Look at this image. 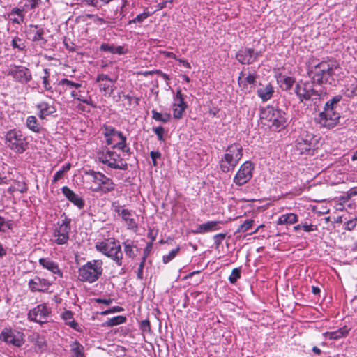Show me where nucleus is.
<instances>
[{"instance_id": "nucleus-1", "label": "nucleus", "mask_w": 357, "mask_h": 357, "mask_svg": "<svg viewBox=\"0 0 357 357\" xmlns=\"http://www.w3.org/2000/svg\"><path fill=\"white\" fill-rule=\"evenodd\" d=\"M342 99L341 95H337L326 102L324 110L315 118V121L321 127L330 129L339 123L340 114L338 112V104Z\"/></svg>"}, {"instance_id": "nucleus-2", "label": "nucleus", "mask_w": 357, "mask_h": 357, "mask_svg": "<svg viewBox=\"0 0 357 357\" xmlns=\"http://www.w3.org/2000/svg\"><path fill=\"white\" fill-rule=\"evenodd\" d=\"M339 70L338 66L333 61H321L312 66L308 74L313 83L331 84L334 81V75Z\"/></svg>"}, {"instance_id": "nucleus-3", "label": "nucleus", "mask_w": 357, "mask_h": 357, "mask_svg": "<svg viewBox=\"0 0 357 357\" xmlns=\"http://www.w3.org/2000/svg\"><path fill=\"white\" fill-rule=\"evenodd\" d=\"M103 262L100 259L87 261L78 269V279L84 282L93 283L102 275Z\"/></svg>"}, {"instance_id": "nucleus-4", "label": "nucleus", "mask_w": 357, "mask_h": 357, "mask_svg": "<svg viewBox=\"0 0 357 357\" xmlns=\"http://www.w3.org/2000/svg\"><path fill=\"white\" fill-rule=\"evenodd\" d=\"M243 156L242 146L237 143L229 145L220 162V169L225 172L234 170Z\"/></svg>"}, {"instance_id": "nucleus-5", "label": "nucleus", "mask_w": 357, "mask_h": 357, "mask_svg": "<svg viewBox=\"0 0 357 357\" xmlns=\"http://www.w3.org/2000/svg\"><path fill=\"white\" fill-rule=\"evenodd\" d=\"M91 177L93 185L91 189L94 192L108 193L114 190L115 184L113 181L100 172L89 170L86 172Z\"/></svg>"}, {"instance_id": "nucleus-6", "label": "nucleus", "mask_w": 357, "mask_h": 357, "mask_svg": "<svg viewBox=\"0 0 357 357\" xmlns=\"http://www.w3.org/2000/svg\"><path fill=\"white\" fill-rule=\"evenodd\" d=\"M261 119L267 121L268 126L275 130L284 128L287 123L286 114L272 106H268L261 111Z\"/></svg>"}, {"instance_id": "nucleus-7", "label": "nucleus", "mask_w": 357, "mask_h": 357, "mask_svg": "<svg viewBox=\"0 0 357 357\" xmlns=\"http://www.w3.org/2000/svg\"><path fill=\"white\" fill-rule=\"evenodd\" d=\"M96 249L111 258L118 266L122 265L123 252L118 242L114 239H107L98 243L96 245Z\"/></svg>"}, {"instance_id": "nucleus-8", "label": "nucleus", "mask_w": 357, "mask_h": 357, "mask_svg": "<svg viewBox=\"0 0 357 357\" xmlns=\"http://www.w3.org/2000/svg\"><path fill=\"white\" fill-rule=\"evenodd\" d=\"M98 160L112 169L126 170L128 168L127 163L120 155L107 148L103 149L98 153Z\"/></svg>"}, {"instance_id": "nucleus-9", "label": "nucleus", "mask_w": 357, "mask_h": 357, "mask_svg": "<svg viewBox=\"0 0 357 357\" xmlns=\"http://www.w3.org/2000/svg\"><path fill=\"white\" fill-rule=\"evenodd\" d=\"M104 135L107 144L112 145L113 149L117 148L123 151H130V149H126V137L121 132L117 131L114 128L105 126Z\"/></svg>"}, {"instance_id": "nucleus-10", "label": "nucleus", "mask_w": 357, "mask_h": 357, "mask_svg": "<svg viewBox=\"0 0 357 357\" xmlns=\"http://www.w3.org/2000/svg\"><path fill=\"white\" fill-rule=\"evenodd\" d=\"M8 146L14 151L21 153L26 149L25 139L20 130H9L6 136Z\"/></svg>"}, {"instance_id": "nucleus-11", "label": "nucleus", "mask_w": 357, "mask_h": 357, "mask_svg": "<svg viewBox=\"0 0 357 357\" xmlns=\"http://www.w3.org/2000/svg\"><path fill=\"white\" fill-rule=\"evenodd\" d=\"M71 220L65 217L61 222H59L55 227L53 236L54 241L58 245L66 244L69 240V234L71 229L70 227Z\"/></svg>"}, {"instance_id": "nucleus-12", "label": "nucleus", "mask_w": 357, "mask_h": 357, "mask_svg": "<svg viewBox=\"0 0 357 357\" xmlns=\"http://www.w3.org/2000/svg\"><path fill=\"white\" fill-rule=\"evenodd\" d=\"M254 165L250 161H245L243 163L236 172L233 181L238 186L247 183L252 177Z\"/></svg>"}, {"instance_id": "nucleus-13", "label": "nucleus", "mask_w": 357, "mask_h": 357, "mask_svg": "<svg viewBox=\"0 0 357 357\" xmlns=\"http://www.w3.org/2000/svg\"><path fill=\"white\" fill-rule=\"evenodd\" d=\"M24 336V334L21 332L10 328H4L0 333V340L7 344L20 347L25 342Z\"/></svg>"}, {"instance_id": "nucleus-14", "label": "nucleus", "mask_w": 357, "mask_h": 357, "mask_svg": "<svg viewBox=\"0 0 357 357\" xmlns=\"http://www.w3.org/2000/svg\"><path fill=\"white\" fill-rule=\"evenodd\" d=\"M8 75L20 84H27L32 79L31 70L24 66H11Z\"/></svg>"}, {"instance_id": "nucleus-15", "label": "nucleus", "mask_w": 357, "mask_h": 357, "mask_svg": "<svg viewBox=\"0 0 357 357\" xmlns=\"http://www.w3.org/2000/svg\"><path fill=\"white\" fill-rule=\"evenodd\" d=\"M295 93L298 96L301 102L309 100L314 96L315 98L319 96L317 91L312 88L309 82H299L295 87Z\"/></svg>"}, {"instance_id": "nucleus-16", "label": "nucleus", "mask_w": 357, "mask_h": 357, "mask_svg": "<svg viewBox=\"0 0 357 357\" xmlns=\"http://www.w3.org/2000/svg\"><path fill=\"white\" fill-rule=\"evenodd\" d=\"M261 56L260 52L252 48H241L236 54V59L242 64H251Z\"/></svg>"}, {"instance_id": "nucleus-17", "label": "nucleus", "mask_w": 357, "mask_h": 357, "mask_svg": "<svg viewBox=\"0 0 357 357\" xmlns=\"http://www.w3.org/2000/svg\"><path fill=\"white\" fill-rule=\"evenodd\" d=\"M312 134H310L307 132H303L296 141V150L298 151L300 154H304L310 151L312 147Z\"/></svg>"}, {"instance_id": "nucleus-18", "label": "nucleus", "mask_w": 357, "mask_h": 357, "mask_svg": "<svg viewBox=\"0 0 357 357\" xmlns=\"http://www.w3.org/2000/svg\"><path fill=\"white\" fill-rule=\"evenodd\" d=\"M186 108L187 104L184 102L181 91L177 90L172 104L173 116L176 119H181Z\"/></svg>"}, {"instance_id": "nucleus-19", "label": "nucleus", "mask_w": 357, "mask_h": 357, "mask_svg": "<svg viewBox=\"0 0 357 357\" xmlns=\"http://www.w3.org/2000/svg\"><path fill=\"white\" fill-rule=\"evenodd\" d=\"M49 314V310L45 305H38L37 307L30 310L28 313V318L31 321L43 324L45 322V319Z\"/></svg>"}, {"instance_id": "nucleus-20", "label": "nucleus", "mask_w": 357, "mask_h": 357, "mask_svg": "<svg viewBox=\"0 0 357 357\" xmlns=\"http://www.w3.org/2000/svg\"><path fill=\"white\" fill-rule=\"evenodd\" d=\"M62 193L64 196L73 203L75 206L78 207L79 209L84 208L85 203L84 199L79 196L77 194L75 193L72 190H70L68 187L64 186L61 189Z\"/></svg>"}, {"instance_id": "nucleus-21", "label": "nucleus", "mask_w": 357, "mask_h": 357, "mask_svg": "<svg viewBox=\"0 0 357 357\" xmlns=\"http://www.w3.org/2000/svg\"><path fill=\"white\" fill-rule=\"evenodd\" d=\"M50 285L51 284L47 280L37 276L29 282V287L32 291H45Z\"/></svg>"}, {"instance_id": "nucleus-22", "label": "nucleus", "mask_w": 357, "mask_h": 357, "mask_svg": "<svg viewBox=\"0 0 357 357\" xmlns=\"http://www.w3.org/2000/svg\"><path fill=\"white\" fill-rule=\"evenodd\" d=\"M221 221H208L205 223L199 225L195 230H192L194 234H205L220 229V225L222 224Z\"/></svg>"}, {"instance_id": "nucleus-23", "label": "nucleus", "mask_w": 357, "mask_h": 357, "mask_svg": "<svg viewBox=\"0 0 357 357\" xmlns=\"http://www.w3.org/2000/svg\"><path fill=\"white\" fill-rule=\"evenodd\" d=\"M258 75L255 72L250 73L246 75L244 70H242L238 76V82L240 87L243 89L247 88L248 84H255L256 83Z\"/></svg>"}, {"instance_id": "nucleus-24", "label": "nucleus", "mask_w": 357, "mask_h": 357, "mask_svg": "<svg viewBox=\"0 0 357 357\" xmlns=\"http://www.w3.org/2000/svg\"><path fill=\"white\" fill-rule=\"evenodd\" d=\"M38 110V116L41 119H45L47 116L51 115L56 112V109L53 105H50L47 102H41L36 105Z\"/></svg>"}, {"instance_id": "nucleus-25", "label": "nucleus", "mask_w": 357, "mask_h": 357, "mask_svg": "<svg viewBox=\"0 0 357 357\" xmlns=\"http://www.w3.org/2000/svg\"><path fill=\"white\" fill-rule=\"evenodd\" d=\"M38 262L40 265L51 271L52 273L56 274L61 278L63 277V273L61 271L58 264L56 262L50 260L48 258H40Z\"/></svg>"}, {"instance_id": "nucleus-26", "label": "nucleus", "mask_w": 357, "mask_h": 357, "mask_svg": "<svg viewBox=\"0 0 357 357\" xmlns=\"http://www.w3.org/2000/svg\"><path fill=\"white\" fill-rule=\"evenodd\" d=\"M274 90L271 84H260V87L257 89L258 96L264 101H267L273 96Z\"/></svg>"}, {"instance_id": "nucleus-27", "label": "nucleus", "mask_w": 357, "mask_h": 357, "mask_svg": "<svg viewBox=\"0 0 357 357\" xmlns=\"http://www.w3.org/2000/svg\"><path fill=\"white\" fill-rule=\"evenodd\" d=\"M27 35L32 41L43 40L44 31L37 25H30L27 30Z\"/></svg>"}, {"instance_id": "nucleus-28", "label": "nucleus", "mask_w": 357, "mask_h": 357, "mask_svg": "<svg viewBox=\"0 0 357 357\" xmlns=\"http://www.w3.org/2000/svg\"><path fill=\"white\" fill-rule=\"evenodd\" d=\"M121 218L126 223L128 229H136L137 223L133 218L132 212L128 209H123L121 211Z\"/></svg>"}, {"instance_id": "nucleus-29", "label": "nucleus", "mask_w": 357, "mask_h": 357, "mask_svg": "<svg viewBox=\"0 0 357 357\" xmlns=\"http://www.w3.org/2000/svg\"><path fill=\"white\" fill-rule=\"evenodd\" d=\"M62 319L65 321L66 325H68L74 330L77 331H81V328L79 326V324L75 321L73 317V314L70 310H65L61 314Z\"/></svg>"}, {"instance_id": "nucleus-30", "label": "nucleus", "mask_w": 357, "mask_h": 357, "mask_svg": "<svg viewBox=\"0 0 357 357\" xmlns=\"http://www.w3.org/2000/svg\"><path fill=\"white\" fill-rule=\"evenodd\" d=\"M350 331L347 326H344L337 331L332 332H326L324 333L326 338L329 340H338L343 337H345Z\"/></svg>"}, {"instance_id": "nucleus-31", "label": "nucleus", "mask_w": 357, "mask_h": 357, "mask_svg": "<svg viewBox=\"0 0 357 357\" xmlns=\"http://www.w3.org/2000/svg\"><path fill=\"white\" fill-rule=\"evenodd\" d=\"M344 93L349 98L357 96V79H354L347 82L344 86Z\"/></svg>"}, {"instance_id": "nucleus-32", "label": "nucleus", "mask_w": 357, "mask_h": 357, "mask_svg": "<svg viewBox=\"0 0 357 357\" xmlns=\"http://www.w3.org/2000/svg\"><path fill=\"white\" fill-rule=\"evenodd\" d=\"M298 221V217L296 214L291 213L282 215L278 220L277 224L282 225H292Z\"/></svg>"}, {"instance_id": "nucleus-33", "label": "nucleus", "mask_w": 357, "mask_h": 357, "mask_svg": "<svg viewBox=\"0 0 357 357\" xmlns=\"http://www.w3.org/2000/svg\"><path fill=\"white\" fill-rule=\"evenodd\" d=\"M123 245L126 255L132 259L135 258L137 255V252L138 251L137 245H135L132 241H130L128 240L123 242Z\"/></svg>"}, {"instance_id": "nucleus-34", "label": "nucleus", "mask_w": 357, "mask_h": 357, "mask_svg": "<svg viewBox=\"0 0 357 357\" xmlns=\"http://www.w3.org/2000/svg\"><path fill=\"white\" fill-rule=\"evenodd\" d=\"M26 125L27 128L33 132L38 133L42 130V127L38 123L35 116H29L26 119Z\"/></svg>"}, {"instance_id": "nucleus-35", "label": "nucleus", "mask_w": 357, "mask_h": 357, "mask_svg": "<svg viewBox=\"0 0 357 357\" xmlns=\"http://www.w3.org/2000/svg\"><path fill=\"white\" fill-rule=\"evenodd\" d=\"M126 321V317L124 316L119 315L109 319L102 324V326L112 327L119 324H123Z\"/></svg>"}, {"instance_id": "nucleus-36", "label": "nucleus", "mask_w": 357, "mask_h": 357, "mask_svg": "<svg viewBox=\"0 0 357 357\" xmlns=\"http://www.w3.org/2000/svg\"><path fill=\"white\" fill-rule=\"evenodd\" d=\"M152 118L155 119V121H160L162 123H167L171 119V115L168 113H160L158 112L156 110L153 109L152 110Z\"/></svg>"}, {"instance_id": "nucleus-37", "label": "nucleus", "mask_w": 357, "mask_h": 357, "mask_svg": "<svg viewBox=\"0 0 357 357\" xmlns=\"http://www.w3.org/2000/svg\"><path fill=\"white\" fill-rule=\"evenodd\" d=\"M71 350L75 357H84V347L77 341H74L71 344Z\"/></svg>"}, {"instance_id": "nucleus-38", "label": "nucleus", "mask_w": 357, "mask_h": 357, "mask_svg": "<svg viewBox=\"0 0 357 357\" xmlns=\"http://www.w3.org/2000/svg\"><path fill=\"white\" fill-rule=\"evenodd\" d=\"M255 221L251 219L245 220L243 223L240 225L236 231V233H244L248 231L254 225Z\"/></svg>"}, {"instance_id": "nucleus-39", "label": "nucleus", "mask_w": 357, "mask_h": 357, "mask_svg": "<svg viewBox=\"0 0 357 357\" xmlns=\"http://www.w3.org/2000/svg\"><path fill=\"white\" fill-rule=\"evenodd\" d=\"M44 73L45 75L42 77L44 89L47 91L53 93L52 88L49 82L50 70L47 68L44 69Z\"/></svg>"}, {"instance_id": "nucleus-40", "label": "nucleus", "mask_w": 357, "mask_h": 357, "mask_svg": "<svg viewBox=\"0 0 357 357\" xmlns=\"http://www.w3.org/2000/svg\"><path fill=\"white\" fill-rule=\"evenodd\" d=\"M59 85H61L63 86H66V90L68 89L73 88V87H74L75 89H79L81 87V84L73 82H72L68 79H66V78L60 80L59 82Z\"/></svg>"}, {"instance_id": "nucleus-41", "label": "nucleus", "mask_w": 357, "mask_h": 357, "mask_svg": "<svg viewBox=\"0 0 357 357\" xmlns=\"http://www.w3.org/2000/svg\"><path fill=\"white\" fill-rule=\"evenodd\" d=\"M179 250H180V248L177 247L176 248L173 249L172 250H171L169 252L168 255H164L163 257H162L163 263L164 264H167L171 260H172L176 256V255L179 252Z\"/></svg>"}, {"instance_id": "nucleus-42", "label": "nucleus", "mask_w": 357, "mask_h": 357, "mask_svg": "<svg viewBox=\"0 0 357 357\" xmlns=\"http://www.w3.org/2000/svg\"><path fill=\"white\" fill-rule=\"evenodd\" d=\"M241 277V269L239 268H234L229 277V280L231 284H234Z\"/></svg>"}, {"instance_id": "nucleus-43", "label": "nucleus", "mask_w": 357, "mask_h": 357, "mask_svg": "<svg viewBox=\"0 0 357 357\" xmlns=\"http://www.w3.org/2000/svg\"><path fill=\"white\" fill-rule=\"evenodd\" d=\"M11 45L13 48L18 49L19 50H24L25 45L22 42V40L18 37H15L11 41Z\"/></svg>"}, {"instance_id": "nucleus-44", "label": "nucleus", "mask_w": 357, "mask_h": 357, "mask_svg": "<svg viewBox=\"0 0 357 357\" xmlns=\"http://www.w3.org/2000/svg\"><path fill=\"white\" fill-rule=\"evenodd\" d=\"M99 87L100 91L108 94H112L114 91V86L107 83H100Z\"/></svg>"}, {"instance_id": "nucleus-45", "label": "nucleus", "mask_w": 357, "mask_h": 357, "mask_svg": "<svg viewBox=\"0 0 357 357\" xmlns=\"http://www.w3.org/2000/svg\"><path fill=\"white\" fill-rule=\"evenodd\" d=\"M96 82L98 83H104V82H110L114 83L116 79H111L107 75L98 74L96 77Z\"/></svg>"}, {"instance_id": "nucleus-46", "label": "nucleus", "mask_w": 357, "mask_h": 357, "mask_svg": "<svg viewBox=\"0 0 357 357\" xmlns=\"http://www.w3.org/2000/svg\"><path fill=\"white\" fill-rule=\"evenodd\" d=\"M226 234H218L213 236L214 243L216 246H219L225 238Z\"/></svg>"}, {"instance_id": "nucleus-47", "label": "nucleus", "mask_w": 357, "mask_h": 357, "mask_svg": "<svg viewBox=\"0 0 357 357\" xmlns=\"http://www.w3.org/2000/svg\"><path fill=\"white\" fill-rule=\"evenodd\" d=\"M153 130L155 132V134L157 135L158 139L160 141H162L163 140V133H164V128H163V127L158 126V127H156V128H153Z\"/></svg>"}, {"instance_id": "nucleus-48", "label": "nucleus", "mask_w": 357, "mask_h": 357, "mask_svg": "<svg viewBox=\"0 0 357 357\" xmlns=\"http://www.w3.org/2000/svg\"><path fill=\"white\" fill-rule=\"evenodd\" d=\"M149 15H150L149 13H143L139 14V15H137V17L135 18H134L132 20V22H134V23H136V22L141 23L146 18H147L148 16H149Z\"/></svg>"}, {"instance_id": "nucleus-49", "label": "nucleus", "mask_w": 357, "mask_h": 357, "mask_svg": "<svg viewBox=\"0 0 357 357\" xmlns=\"http://www.w3.org/2000/svg\"><path fill=\"white\" fill-rule=\"evenodd\" d=\"M100 50L104 52H109L110 53L114 54V45H109L107 43H102L100 47Z\"/></svg>"}, {"instance_id": "nucleus-50", "label": "nucleus", "mask_w": 357, "mask_h": 357, "mask_svg": "<svg viewBox=\"0 0 357 357\" xmlns=\"http://www.w3.org/2000/svg\"><path fill=\"white\" fill-rule=\"evenodd\" d=\"M145 261H143V259H142V261L139 264V268L137 270V276L138 279H139V280H142L143 278V269H144V266L145 264Z\"/></svg>"}, {"instance_id": "nucleus-51", "label": "nucleus", "mask_w": 357, "mask_h": 357, "mask_svg": "<svg viewBox=\"0 0 357 357\" xmlns=\"http://www.w3.org/2000/svg\"><path fill=\"white\" fill-rule=\"evenodd\" d=\"M151 249H152V242H150L146 245V247L145 248V249L144 250V255L142 257V259H143V261H146V257L149 255Z\"/></svg>"}, {"instance_id": "nucleus-52", "label": "nucleus", "mask_w": 357, "mask_h": 357, "mask_svg": "<svg viewBox=\"0 0 357 357\" xmlns=\"http://www.w3.org/2000/svg\"><path fill=\"white\" fill-rule=\"evenodd\" d=\"M294 80L291 77H286L284 78V84L286 85V89H289L294 84Z\"/></svg>"}, {"instance_id": "nucleus-53", "label": "nucleus", "mask_w": 357, "mask_h": 357, "mask_svg": "<svg viewBox=\"0 0 357 357\" xmlns=\"http://www.w3.org/2000/svg\"><path fill=\"white\" fill-rule=\"evenodd\" d=\"M6 229H9V225L5 218L0 216V231H5Z\"/></svg>"}, {"instance_id": "nucleus-54", "label": "nucleus", "mask_w": 357, "mask_h": 357, "mask_svg": "<svg viewBox=\"0 0 357 357\" xmlns=\"http://www.w3.org/2000/svg\"><path fill=\"white\" fill-rule=\"evenodd\" d=\"M150 155H151V159L153 160V165L156 166L157 165L156 160L158 158H160V156H161L160 153L158 152V151H151L150 153Z\"/></svg>"}, {"instance_id": "nucleus-55", "label": "nucleus", "mask_w": 357, "mask_h": 357, "mask_svg": "<svg viewBox=\"0 0 357 357\" xmlns=\"http://www.w3.org/2000/svg\"><path fill=\"white\" fill-rule=\"evenodd\" d=\"M153 73H156V74L160 75L165 80H169V76L167 74L163 73L160 70H154V71H148V72L145 73V75H151V74H153Z\"/></svg>"}, {"instance_id": "nucleus-56", "label": "nucleus", "mask_w": 357, "mask_h": 357, "mask_svg": "<svg viewBox=\"0 0 357 357\" xmlns=\"http://www.w3.org/2000/svg\"><path fill=\"white\" fill-rule=\"evenodd\" d=\"M302 228L306 232H310V231H315L317 229V226L313 225H307V224L303 225Z\"/></svg>"}, {"instance_id": "nucleus-57", "label": "nucleus", "mask_w": 357, "mask_h": 357, "mask_svg": "<svg viewBox=\"0 0 357 357\" xmlns=\"http://www.w3.org/2000/svg\"><path fill=\"white\" fill-rule=\"evenodd\" d=\"M141 329L143 331H150V322L149 320H143L141 322Z\"/></svg>"}, {"instance_id": "nucleus-58", "label": "nucleus", "mask_w": 357, "mask_h": 357, "mask_svg": "<svg viewBox=\"0 0 357 357\" xmlns=\"http://www.w3.org/2000/svg\"><path fill=\"white\" fill-rule=\"evenodd\" d=\"M112 208L114 209V211L116 213H118L119 215L121 216V213L123 208H121V207L119 206V204H118L116 202L112 203Z\"/></svg>"}, {"instance_id": "nucleus-59", "label": "nucleus", "mask_w": 357, "mask_h": 357, "mask_svg": "<svg viewBox=\"0 0 357 357\" xmlns=\"http://www.w3.org/2000/svg\"><path fill=\"white\" fill-rule=\"evenodd\" d=\"M77 100H79V101H82L86 104H88V105H91L92 107H95L93 103H92V100H91V98H83L82 96H77L76 98Z\"/></svg>"}, {"instance_id": "nucleus-60", "label": "nucleus", "mask_w": 357, "mask_h": 357, "mask_svg": "<svg viewBox=\"0 0 357 357\" xmlns=\"http://www.w3.org/2000/svg\"><path fill=\"white\" fill-rule=\"evenodd\" d=\"M63 174H64L61 170L57 171L54 175L52 182H57L59 179H61L63 177Z\"/></svg>"}, {"instance_id": "nucleus-61", "label": "nucleus", "mask_w": 357, "mask_h": 357, "mask_svg": "<svg viewBox=\"0 0 357 357\" xmlns=\"http://www.w3.org/2000/svg\"><path fill=\"white\" fill-rule=\"evenodd\" d=\"M96 302L98 303H104L106 305H109L112 303V300L109 299H102V298H96Z\"/></svg>"}, {"instance_id": "nucleus-62", "label": "nucleus", "mask_w": 357, "mask_h": 357, "mask_svg": "<svg viewBox=\"0 0 357 357\" xmlns=\"http://www.w3.org/2000/svg\"><path fill=\"white\" fill-rule=\"evenodd\" d=\"M114 54H117L119 55L125 54L124 47L123 46H114Z\"/></svg>"}, {"instance_id": "nucleus-63", "label": "nucleus", "mask_w": 357, "mask_h": 357, "mask_svg": "<svg viewBox=\"0 0 357 357\" xmlns=\"http://www.w3.org/2000/svg\"><path fill=\"white\" fill-rule=\"evenodd\" d=\"M22 10L18 8H15L12 10V13H15L21 17V21H23L24 17L22 15Z\"/></svg>"}, {"instance_id": "nucleus-64", "label": "nucleus", "mask_w": 357, "mask_h": 357, "mask_svg": "<svg viewBox=\"0 0 357 357\" xmlns=\"http://www.w3.org/2000/svg\"><path fill=\"white\" fill-rule=\"evenodd\" d=\"M111 311L112 313L120 312L123 311V308L120 306H114L111 307Z\"/></svg>"}]
</instances>
